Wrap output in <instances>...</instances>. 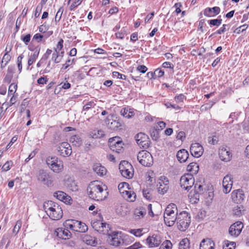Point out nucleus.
<instances>
[{"label": "nucleus", "mask_w": 249, "mask_h": 249, "mask_svg": "<svg viewBox=\"0 0 249 249\" xmlns=\"http://www.w3.org/2000/svg\"><path fill=\"white\" fill-rule=\"evenodd\" d=\"M107 187L100 184L97 180L91 181L88 185L87 191L89 197L96 201L105 199L108 196Z\"/></svg>", "instance_id": "f257e3e1"}, {"label": "nucleus", "mask_w": 249, "mask_h": 249, "mask_svg": "<svg viewBox=\"0 0 249 249\" xmlns=\"http://www.w3.org/2000/svg\"><path fill=\"white\" fill-rule=\"evenodd\" d=\"M44 208L49 217L52 220H59L63 216L61 207L59 204L52 201L46 202L44 204Z\"/></svg>", "instance_id": "f03ea898"}, {"label": "nucleus", "mask_w": 249, "mask_h": 249, "mask_svg": "<svg viewBox=\"0 0 249 249\" xmlns=\"http://www.w3.org/2000/svg\"><path fill=\"white\" fill-rule=\"evenodd\" d=\"M46 164L49 168L56 173H59L63 171V164L61 160L56 156H49L46 160Z\"/></svg>", "instance_id": "7ed1b4c3"}, {"label": "nucleus", "mask_w": 249, "mask_h": 249, "mask_svg": "<svg viewBox=\"0 0 249 249\" xmlns=\"http://www.w3.org/2000/svg\"><path fill=\"white\" fill-rule=\"evenodd\" d=\"M177 221V226L179 230L185 231L189 227L191 223L190 214L186 211L180 212L178 215Z\"/></svg>", "instance_id": "20e7f679"}, {"label": "nucleus", "mask_w": 249, "mask_h": 249, "mask_svg": "<svg viewBox=\"0 0 249 249\" xmlns=\"http://www.w3.org/2000/svg\"><path fill=\"white\" fill-rule=\"evenodd\" d=\"M109 236V238L111 237L110 245L115 247L126 245L125 241L129 238L128 235H124L122 232H113Z\"/></svg>", "instance_id": "39448f33"}, {"label": "nucleus", "mask_w": 249, "mask_h": 249, "mask_svg": "<svg viewBox=\"0 0 249 249\" xmlns=\"http://www.w3.org/2000/svg\"><path fill=\"white\" fill-rule=\"evenodd\" d=\"M137 159L139 162L144 166L149 167L152 165L153 162L151 154L145 150H142L138 153Z\"/></svg>", "instance_id": "423d86ee"}, {"label": "nucleus", "mask_w": 249, "mask_h": 249, "mask_svg": "<svg viewBox=\"0 0 249 249\" xmlns=\"http://www.w3.org/2000/svg\"><path fill=\"white\" fill-rule=\"evenodd\" d=\"M135 138L137 144L141 148L147 149L149 147L151 142L148 136L145 134L139 133L135 136Z\"/></svg>", "instance_id": "0eeeda50"}, {"label": "nucleus", "mask_w": 249, "mask_h": 249, "mask_svg": "<svg viewBox=\"0 0 249 249\" xmlns=\"http://www.w3.org/2000/svg\"><path fill=\"white\" fill-rule=\"evenodd\" d=\"M195 179L190 174L182 176L180 179V186L186 190H189L193 186Z\"/></svg>", "instance_id": "6e6552de"}, {"label": "nucleus", "mask_w": 249, "mask_h": 249, "mask_svg": "<svg viewBox=\"0 0 249 249\" xmlns=\"http://www.w3.org/2000/svg\"><path fill=\"white\" fill-rule=\"evenodd\" d=\"M36 178L38 181L48 187L53 185V181L51 179V176L43 169L38 171L36 175Z\"/></svg>", "instance_id": "1a4fd4ad"}, {"label": "nucleus", "mask_w": 249, "mask_h": 249, "mask_svg": "<svg viewBox=\"0 0 249 249\" xmlns=\"http://www.w3.org/2000/svg\"><path fill=\"white\" fill-rule=\"evenodd\" d=\"M218 154L220 160L225 162L230 161L232 157L230 148L225 146H222L219 148Z\"/></svg>", "instance_id": "9d476101"}, {"label": "nucleus", "mask_w": 249, "mask_h": 249, "mask_svg": "<svg viewBox=\"0 0 249 249\" xmlns=\"http://www.w3.org/2000/svg\"><path fill=\"white\" fill-rule=\"evenodd\" d=\"M118 137L110 138L108 141L109 146L111 150L120 153L123 149V142Z\"/></svg>", "instance_id": "9b49d317"}, {"label": "nucleus", "mask_w": 249, "mask_h": 249, "mask_svg": "<svg viewBox=\"0 0 249 249\" xmlns=\"http://www.w3.org/2000/svg\"><path fill=\"white\" fill-rule=\"evenodd\" d=\"M159 193L164 195L169 189V181L167 178L164 176L160 178L157 184Z\"/></svg>", "instance_id": "f8f14e48"}, {"label": "nucleus", "mask_w": 249, "mask_h": 249, "mask_svg": "<svg viewBox=\"0 0 249 249\" xmlns=\"http://www.w3.org/2000/svg\"><path fill=\"white\" fill-rule=\"evenodd\" d=\"M161 243L160 235L154 234L149 236L146 239L145 244L149 248H155L159 246Z\"/></svg>", "instance_id": "ddd939ff"}, {"label": "nucleus", "mask_w": 249, "mask_h": 249, "mask_svg": "<svg viewBox=\"0 0 249 249\" xmlns=\"http://www.w3.org/2000/svg\"><path fill=\"white\" fill-rule=\"evenodd\" d=\"M58 151L59 154L64 157L69 156L72 152L70 144L67 142H63L60 144L58 147Z\"/></svg>", "instance_id": "4468645a"}, {"label": "nucleus", "mask_w": 249, "mask_h": 249, "mask_svg": "<svg viewBox=\"0 0 249 249\" xmlns=\"http://www.w3.org/2000/svg\"><path fill=\"white\" fill-rule=\"evenodd\" d=\"M243 228V224L240 221H237L231 225L229 230V233L231 236H238Z\"/></svg>", "instance_id": "2eb2a0df"}, {"label": "nucleus", "mask_w": 249, "mask_h": 249, "mask_svg": "<svg viewBox=\"0 0 249 249\" xmlns=\"http://www.w3.org/2000/svg\"><path fill=\"white\" fill-rule=\"evenodd\" d=\"M204 149L202 146L198 143H192L190 147L191 155L196 158H199L203 154Z\"/></svg>", "instance_id": "dca6fc26"}, {"label": "nucleus", "mask_w": 249, "mask_h": 249, "mask_svg": "<svg viewBox=\"0 0 249 249\" xmlns=\"http://www.w3.org/2000/svg\"><path fill=\"white\" fill-rule=\"evenodd\" d=\"M105 122L108 128L112 130H117L121 129V124L116 120L112 119V116H108L105 120Z\"/></svg>", "instance_id": "f3484780"}, {"label": "nucleus", "mask_w": 249, "mask_h": 249, "mask_svg": "<svg viewBox=\"0 0 249 249\" xmlns=\"http://www.w3.org/2000/svg\"><path fill=\"white\" fill-rule=\"evenodd\" d=\"M231 198L235 203L240 204L245 199V195L242 190L238 189L232 192Z\"/></svg>", "instance_id": "a211bd4d"}, {"label": "nucleus", "mask_w": 249, "mask_h": 249, "mask_svg": "<svg viewBox=\"0 0 249 249\" xmlns=\"http://www.w3.org/2000/svg\"><path fill=\"white\" fill-rule=\"evenodd\" d=\"M55 233L58 237L65 240L69 239L71 236V232L68 229L63 227L56 229Z\"/></svg>", "instance_id": "6ab92c4d"}, {"label": "nucleus", "mask_w": 249, "mask_h": 249, "mask_svg": "<svg viewBox=\"0 0 249 249\" xmlns=\"http://www.w3.org/2000/svg\"><path fill=\"white\" fill-rule=\"evenodd\" d=\"M220 8L218 6H215L213 8L208 7L203 11V14L205 16L211 18L214 17L219 14Z\"/></svg>", "instance_id": "aec40b11"}, {"label": "nucleus", "mask_w": 249, "mask_h": 249, "mask_svg": "<svg viewBox=\"0 0 249 249\" xmlns=\"http://www.w3.org/2000/svg\"><path fill=\"white\" fill-rule=\"evenodd\" d=\"M92 227L95 230L100 232L106 234L108 231L109 225L106 223L101 222H95L92 224Z\"/></svg>", "instance_id": "412c9836"}, {"label": "nucleus", "mask_w": 249, "mask_h": 249, "mask_svg": "<svg viewBox=\"0 0 249 249\" xmlns=\"http://www.w3.org/2000/svg\"><path fill=\"white\" fill-rule=\"evenodd\" d=\"M88 230L87 226L81 221L74 220V231L85 232Z\"/></svg>", "instance_id": "4be33fe9"}, {"label": "nucleus", "mask_w": 249, "mask_h": 249, "mask_svg": "<svg viewBox=\"0 0 249 249\" xmlns=\"http://www.w3.org/2000/svg\"><path fill=\"white\" fill-rule=\"evenodd\" d=\"M214 243L211 239H204L200 244V249H214Z\"/></svg>", "instance_id": "5701e85b"}, {"label": "nucleus", "mask_w": 249, "mask_h": 249, "mask_svg": "<svg viewBox=\"0 0 249 249\" xmlns=\"http://www.w3.org/2000/svg\"><path fill=\"white\" fill-rule=\"evenodd\" d=\"M178 208L176 204L174 203L170 204L165 209L164 216H168V215L172 214L176 215L178 213Z\"/></svg>", "instance_id": "b1692460"}, {"label": "nucleus", "mask_w": 249, "mask_h": 249, "mask_svg": "<svg viewBox=\"0 0 249 249\" xmlns=\"http://www.w3.org/2000/svg\"><path fill=\"white\" fill-rule=\"evenodd\" d=\"M176 156L180 162H184L189 158V153L186 150L182 149L178 152Z\"/></svg>", "instance_id": "393cba45"}, {"label": "nucleus", "mask_w": 249, "mask_h": 249, "mask_svg": "<svg viewBox=\"0 0 249 249\" xmlns=\"http://www.w3.org/2000/svg\"><path fill=\"white\" fill-rule=\"evenodd\" d=\"M123 197L127 201L133 202L136 200V195L134 192L124 190L121 192Z\"/></svg>", "instance_id": "a878e982"}, {"label": "nucleus", "mask_w": 249, "mask_h": 249, "mask_svg": "<svg viewBox=\"0 0 249 249\" xmlns=\"http://www.w3.org/2000/svg\"><path fill=\"white\" fill-rule=\"evenodd\" d=\"M93 170L98 176L101 177L106 175L107 170L105 167L100 163H95L93 165Z\"/></svg>", "instance_id": "bb28decb"}, {"label": "nucleus", "mask_w": 249, "mask_h": 249, "mask_svg": "<svg viewBox=\"0 0 249 249\" xmlns=\"http://www.w3.org/2000/svg\"><path fill=\"white\" fill-rule=\"evenodd\" d=\"M84 242L89 245L95 246L97 244V241L95 237L88 234H84L82 236Z\"/></svg>", "instance_id": "cd10ccee"}, {"label": "nucleus", "mask_w": 249, "mask_h": 249, "mask_svg": "<svg viewBox=\"0 0 249 249\" xmlns=\"http://www.w3.org/2000/svg\"><path fill=\"white\" fill-rule=\"evenodd\" d=\"M178 215H174L170 214L168 215V216H164L165 224L169 227L172 226L175 224L176 221L178 220Z\"/></svg>", "instance_id": "c85d7f7f"}, {"label": "nucleus", "mask_w": 249, "mask_h": 249, "mask_svg": "<svg viewBox=\"0 0 249 249\" xmlns=\"http://www.w3.org/2000/svg\"><path fill=\"white\" fill-rule=\"evenodd\" d=\"M244 211L243 205H236L232 209V213L236 216L240 217L244 214Z\"/></svg>", "instance_id": "c756f323"}, {"label": "nucleus", "mask_w": 249, "mask_h": 249, "mask_svg": "<svg viewBox=\"0 0 249 249\" xmlns=\"http://www.w3.org/2000/svg\"><path fill=\"white\" fill-rule=\"evenodd\" d=\"M146 213V208L145 207H142L135 209L134 214L138 218L143 217Z\"/></svg>", "instance_id": "7c9ffc66"}, {"label": "nucleus", "mask_w": 249, "mask_h": 249, "mask_svg": "<svg viewBox=\"0 0 249 249\" xmlns=\"http://www.w3.org/2000/svg\"><path fill=\"white\" fill-rule=\"evenodd\" d=\"M70 142L76 147H79L82 144V141L81 138L77 135H74L70 138Z\"/></svg>", "instance_id": "2f4dec72"}, {"label": "nucleus", "mask_w": 249, "mask_h": 249, "mask_svg": "<svg viewBox=\"0 0 249 249\" xmlns=\"http://www.w3.org/2000/svg\"><path fill=\"white\" fill-rule=\"evenodd\" d=\"M39 48H36L35 49L34 53L32 55H31L28 61V66L32 65L36 59L38 57L39 53Z\"/></svg>", "instance_id": "473e14b6"}, {"label": "nucleus", "mask_w": 249, "mask_h": 249, "mask_svg": "<svg viewBox=\"0 0 249 249\" xmlns=\"http://www.w3.org/2000/svg\"><path fill=\"white\" fill-rule=\"evenodd\" d=\"M199 169V166L196 162H191L187 167V171L196 174Z\"/></svg>", "instance_id": "72a5a7b5"}, {"label": "nucleus", "mask_w": 249, "mask_h": 249, "mask_svg": "<svg viewBox=\"0 0 249 249\" xmlns=\"http://www.w3.org/2000/svg\"><path fill=\"white\" fill-rule=\"evenodd\" d=\"M129 168H133L131 164L127 161H122L119 164V169L121 173Z\"/></svg>", "instance_id": "f704fd0d"}, {"label": "nucleus", "mask_w": 249, "mask_h": 249, "mask_svg": "<svg viewBox=\"0 0 249 249\" xmlns=\"http://www.w3.org/2000/svg\"><path fill=\"white\" fill-rule=\"evenodd\" d=\"M189 248L190 241L188 238H184L179 242V249H189Z\"/></svg>", "instance_id": "c9c22d12"}, {"label": "nucleus", "mask_w": 249, "mask_h": 249, "mask_svg": "<svg viewBox=\"0 0 249 249\" xmlns=\"http://www.w3.org/2000/svg\"><path fill=\"white\" fill-rule=\"evenodd\" d=\"M159 130L155 127L152 128L150 130V136L152 139L154 141H157L159 138Z\"/></svg>", "instance_id": "e433bc0d"}, {"label": "nucleus", "mask_w": 249, "mask_h": 249, "mask_svg": "<svg viewBox=\"0 0 249 249\" xmlns=\"http://www.w3.org/2000/svg\"><path fill=\"white\" fill-rule=\"evenodd\" d=\"M124 178H131L133 176V171L132 168H127L121 173Z\"/></svg>", "instance_id": "4c0bfd02"}, {"label": "nucleus", "mask_w": 249, "mask_h": 249, "mask_svg": "<svg viewBox=\"0 0 249 249\" xmlns=\"http://www.w3.org/2000/svg\"><path fill=\"white\" fill-rule=\"evenodd\" d=\"M53 196L58 200L63 201L67 197L66 194L62 191H57L54 193Z\"/></svg>", "instance_id": "58836bf2"}, {"label": "nucleus", "mask_w": 249, "mask_h": 249, "mask_svg": "<svg viewBox=\"0 0 249 249\" xmlns=\"http://www.w3.org/2000/svg\"><path fill=\"white\" fill-rule=\"evenodd\" d=\"M63 226L65 228L68 229V228L74 231V220L69 219L64 222Z\"/></svg>", "instance_id": "ea45409f"}, {"label": "nucleus", "mask_w": 249, "mask_h": 249, "mask_svg": "<svg viewBox=\"0 0 249 249\" xmlns=\"http://www.w3.org/2000/svg\"><path fill=\"white\" fill-rule=\"evenodd\" d=\"M120 112L122 116L127 118H130L133 115V112L129 111L126 108H122Z\"/></svg>", "instance_id": "a19ab883"}, {"label": "nucleus", "mask_w": 249, "mask_h": 249, "mask_svg": "<svg viewBox=\"0 0 249 249\" xmlns=\"http://www.w3.org/2000/svg\"><path fill=\"white\" fill-rule=\"evenodd\" d=\"M143 230V229H131L129 232L136 237H140L144 233Z\"/></svg>", "instance_id": "79ce46f5"}, {"label": "nucleus", "mask_w": 249, "mask_h": 249, "mask_svg": "<svg viewBox=\"0 0 249 249\" xmlns=\"http://www.w3.org/2000/svg\"><path fill=\"white\" fill-rule=\"evenodd\" d=\"M222 19L220 18L211 19L208 21V22L211 26H217L218 27L222 23Z\"/></svg>", "instance_id": "37998d69"}, {"label": "nucleus", "mask_w": 249, "mask_h": 249, "mask_svg": "<svg viewBox=\"0 0 249 249\" xmlns=\"http://www.w3.org/2000/svg\"><path fill=\"white\" fill-rule=\"evenodd\" d=\"M172 244L170 240H165L160 246L159 249H171Z\"/></svg>", "instance_id": "c03bdc74"}, {"label": "nucleus", "mask_w": 249, "mask_h": 249, "mask_svg": "<svg viewBox=\"0 0 249 249\" xmlns=\"http://www.w3.org/2000/svg\"><path fill=\"white\" fill-rule=\"evenodd\" d=\"M22 225V221L20 220H18L17 221L16 225H15L13 229V233L16 235L20 230Z\"/></svg>", "instance_id": "a18cd8bd"}, {"label": "nucleus", "mask_w": 249, "mask_h": 249, "mask_svg": "<svg viewBox=\"0 0 249 249\" xmlns=\"http://www.w3.org/2000/svg\"><path fill=\"white\" fill-rule=\"evenodd\" d=\"M235 243L233 242H229V241H225L223 246V249H234Z\"/></svg>", "instance_id": "49530a36"}, {"label": "nucleus", "mask_w": 249, "mask_h": 249, "mask_svg": "<svg viewBox=\"0 0 249 249\" xmlns=\"http://www.w3.org/2000/svg\"><path fill=\"white\" fill-rule=\"evenodd\" d=\"M17 84H15L14 83L11 84L9 87L8 95H14L15 93L17 91Z\"/></svg>", "instance_id": "de8ad7c7"}, {"label": "nucleus", "mask_w": 249, "mask_h": 249, "mask_svg": "<svg viewBox=\"0 0 249 249\" xmlns=\"http://www.w3.org/2000/svg\"><path fill=\"white\" fill-rule=\"evenodd\" d=\"M23 57L24 55L23 54H21L17 58V65L19 72H20L22 70V60Z\"/></svg>", "instance_id": "09e8293b"}, {"label": "nucleus", "mask_w": 249, "mask_h": 249, "mask_svg": "<svg viewBox=\"0 0 249 249\" xmlns=\"http://www.w3.org/2000/svg\"><path fill=\"white\" fill-rule=\"evenodd\" d=\"M64 9L62 7H61L58 10L55 17V21L56 22L59 21L61 18Z\"/></svg>", "instance_id": "8fccbe9b"}, {"label": "nucleus", "mask_w": 249, "mask_h": 249, "mask_svg": "<svg viewBox=\"0 0 249 249\" xmlns=\"http://www.w3.org/2000/svg\"><path fill=\"white\" fill-rule=\"evenodd\" d=\"M129 184L126 182H121L118 185V189L120 192H123L124 188L129 189Z\"/></svg>", "instance_id": "3c124183"}, {"label": "nucleus", "mask_w": 249, "mask_h": 249, "mask_svg": "<svg viewBox=\"0 0 249 249\" xmlns=\"http://www.w3.org/2000/svg\"><path fill=\"white\" fill-rule=\"evenodd\" d=\"M142 193L143 196L147 199H150L152 198V194L150 190L148 189L143 190Z\"/></svg>", "instance_id": "603ef678"}, {"label": "nucleus", "mask_w": 249, "mask_h": 249, "mask_svg": "<svg viewBox=\"0 0 249 249\" xmlns=\"http://www.w3.org/2000/svg\"><path fill=\"white\" fill-rule=\"evenodd\" d=\"M195 192L196 193V195L197 196V194H199L202 193L203 192V187L200 184H196L195 185Z\"/></svg>", "instance_id": "864d4df0"}, {"label": "nucleus", "mask_w": 249, "mask_h": 249, "mask_svg": "<svg viewBox=\"0 0 249 249\" xmlns=\"http://www.w3.org/2000/svg\"><path fill=\"white\" fill-rule=\"evenodd\" d=\"M248 27V25L244 24L242 26H240L235 30L234 32H236L237 34H240L241 32L245 31L247 28Z\"/></svg>", "instance_id": "5fc2aeb1"}, {"label": "nucleus", "mask_w": 249, "mask_h": 249, "mask_svg": "<svg viewBox=\"0 0 249 249\" xmlns=\"http://www.w3.org/2000/svg\"><path fill=\"white\" fill-rule=\"evenodd\" d=\"M223 185H227L228 184H232V181L231 180V177L229 175L226 176L223 179Z\"/></svg>", "instance_id": "6e6d98bb"}, {"label": "nucleus", "mask_w": 249, "mask_h": 249, "mask_svg": "<svg viewBox=\"0 0 249 249\" xmlns=\"http://www.w3.org/2000/svg\"><path fill=\"white\" fill-rule=\"evenodd\" d=\"M11 58V55L8 54V52H7L4 54L1 61L8 64L10 61Z\"/></svg>", "instance_id": "4d7b16f0"}, {"label": "nucleus", "mask_w": 249, "mask_h": 249, "mask_svg": "<svg viewBox=\"0 0 249 249\" xmlns=\"http://www.w3.org/2000/svg\"><path fill=\"white\" fill-rule=\"evenodd\" d=\"M232 184H228L227 185H223V192L225 194L229 193L231 189Z\"/></svg>", "instance_id": "13d9d810"}, {"label": "nucleus", "mask_w": 249, "mask_h": 249, "mask_svg": "<svg viewBox=\"0 0 249 249\" xmlns=\"http://www.w3.org/2000/svg\"><path fill=\"white\" fill-rule=\"evenodd\" d=\"M55 51L53 53V55H52V60H53L54 61V62L55 63H59V60H57L58 59V55H59V52L56 51V49H54Z\"/></svg>", "instance_id": "bf43d9fd"}, {"label": "nucleus", "mask_w": 249, "mask_h": 249, "mask_svg": "<svg viewBox=\"0 0 249 249\" xmlns=\"http://www.w3.org/2000/svg\"><path fill=\"white\" fill-rule=\"evenodd\" d=\"M185 98V96L183 94H180L175 97L176 102L178 103L182 102Z\"/></svg>", "instance_id": "052dcab7"}, {"label": "nucleus", "mask_w": 249, "mask_h": 249, "mask_svg": "<svg viewBox=\"0 0 249 249\" xmlns=\"http://www.w3.org/2000/svg\"><path fill=\"white\" fill-rule=\"evenodd\" d=\"M21 39L25 43L26 45H27L30 41L31 35L30 34H27L24 36H21Z\"/></svg>", "instance_id": "680f3d73"}, {"label": "nucleus", "mask_w": 249, "mask_h": 249, "mask_svg": "<svg viewBox=\"0 0 249 249\" xmlns=\"http://www.w3.org/2000/svg\"><path fill=\"white\" fill-rule=\"evenodd\" d=\"M112 74L114 76L117 77L119 79L124 80L126 79V76L125 75L122 74L118 71H114L113 72Z\"/></svg>", "instance_id": "e2e57ef3"}, {"label": "nucleus", "mask_w": 249, "mask_h": 249, "mask_svg": "<svg viewBox=\"0 0 249 249\" xmlns=\"http://www.w3.org/2000/svg\"><path fill=\"white\" fill-rule=\"evenodd\" d=\"M164 72L160 69H157L155 71V77H161L164 75Z\"/></svg>", "instance_id": "0e129e2a"}, {"label": "nucleus", "mask_w": 249, "mask_h": 249, "mask_svg": "<svg viewBox=\"0 0 249 249\" xmlns=\"http://www.w3.org/2000/svg\"><path fill=\"white\" fill-rule=\"evenodd\" d=\"M43 37V35H42L39 33H37L34 36L33 40H35L37 42H39L41 41Z\"/></svg>", "instance_id": "69168bd1"}, {"label": "nucleus", "mask_w": 249, "mask_h": 249, "mask_svg": "<svg viewBox=\"0 0 249 249\" xmlns=\"http://www.w3.org/2000/svg\"><path fill=\"white\" fill-rule=\"evenodd\" d=\"M142 247V245L140 244V242H136L133 245L126 248V249H138L141 248Z\"/></svg>", "instance_id": "338daca9"}, {"label": "nucleus", "mask_w": 249, "mask_h": 249, "mask_svg": "<svg viewBox=\"0 0 249 249\" xmlns=\"http://www.w3.org/2000/svg\"><path fill=\"white\" fill-rule=\"evenodd\" d=\"M177 139L178 140H180L182 142L185 139V134L184 132H179L177 136Z\"/></svg>", "instance_id": "774afa93"}]
</instances>
